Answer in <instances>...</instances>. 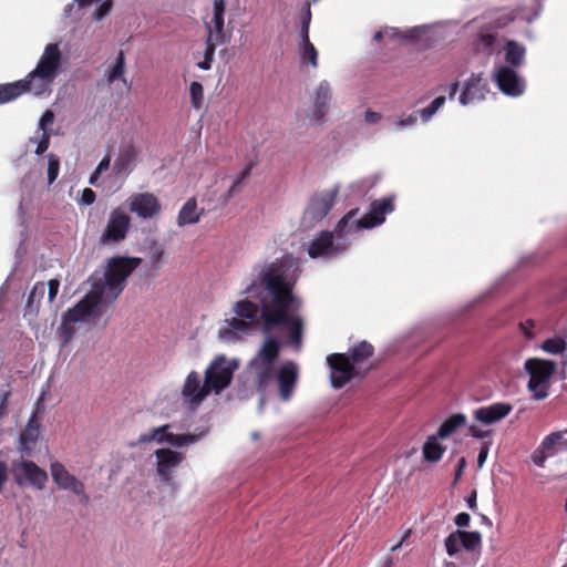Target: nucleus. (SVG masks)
<instances>
[{"instance_id": "4", "label": "nucleus", "mask_w": 567, "mask_h": 567, "mask_svg": "<svg viewBox=\"0 0 567 567\" xmlns=\"http://www.w3.org/2000/svg\"><path fill=\"white\" fill-rule=\"evenodd\" d=\"M394 210V197H385L373 200L369 212L360 219H354L359 213V208L351 209L347 213L336 226L334 233L338 236L347 235L351 231H360L362 229H371L380 226L385 220V215Z\"/></svg>"}, {"instance_id": "32", "label": "nucleus", "mask_w": 567, "mask_h": 567, "mask_svg": "<svg viewBox=\"0 0 567 567\" xmlns=\"http://www.w3.org/2000/svg\"><path fill=\"white\" fill-rule=\"evenodd\" d=\"M205 27L208 31L207 39H206V49L204 52V60L200 61L197 66L202 70H209L212 68V63L214 61L215 50L220 42L213 41V31L212 27L208 23H205Z\"/></svg>"}, {"instance_id": "51", "label": "nucleus", "mask_w": 567, "mask_h": 567, "mask_svg": "<svg viewBox=\"0 0 567 567\" xmlns=\"http://www.w3.org/2000/svg\"><path fill=\"white\" fill-rule=\"evenodd\" d=\"M59 287H60V281L58 279H51L49 280L48 282V298H49V301L52 302L56 295H58V291H59Z\"/></svg>"}, {"instance_id": "7", "label": "nucleus", "mask_w": 567, "mask_h": 567, "mask_svg": "<svg viewBox=\"0 0 567 567\" xmlns=\"http://www.w3.org/2000/svg\"><path fill=\"white\" fill-rule=\"evenodd\" d=\"M236 364H231L225 357L216 358L205 371V382L210 391L219 394L233 380Z\"/></svg>"}, {"instance_id": "57", "label": "nucleus", "mask_w": 567, "mask_h": 567, "mask_svg": "<svg viewBox=\"0 0 567 567\" xmlns=\"http://www.w3.org/2000/svg\"><path fill=\"white\" fill-rule=\"evenodd\" d=\"M466 460L465 457H461L457 462V468L455 471V476H454V482L453 484H457V482L460 481V478L462 477V474H463V471L464 468L466 467Z\"/></svg>"}, {"instance_id": "50", "label": "nucleus", "mask_w": 567, "mask_h": 567, "mask_svg": "<svg viewBox=\"0 0 567 567\" xmlns=\"http://www.w3.org/2000/svg\"><path fill=\"white\" fill-rule=\"evenodd\" d=\"M96 195L91 188H84L80 198V203L90 206L95 202Z\"/></svg>"}, {"instance_id": "11", "label": "nucleus", "mask_w": 567, "mask_h": 567, "mask_svg": "<svg viewBox=\"0 0 567 567\" xmlns=\"http://www.w3.org/2000/svg\"><path fill=\"white\" fill-rule=\"evenodd\" d=\"M563 431H555L546 435L539 446L533 452L532 461L538 467H544L546 460L567 449V439Z\"/></svg>"}, {"instance_id": "37", "label": "nucleus", "mask_w": 567, "mask_h": 567, "mask_svg": "<svg viewBox=\"0 0 567 567\" xmlns=\"http://www.w3.org/2000/svg\"><path fill=\"white\" fill-rule=\"evenodd\" d=\"M150 249V265L151 268L157 271L165 262V251L162 245L153 240L148 247Z\"/></svg>"}, {"instance_id": "25", "label": "nucleus", "mask_w": 567, "mask_h": 567, "mask_svg": "<svg viewBox=\"0 0 567 567\" xmlns=\"http://www.w3.org/2000/svg\"><path fill=\"white\" fill-rule=\"evenodd\" d=\"M225 10H226V1L225 0H214L213 19H212V22H207L212 27L213 41H217L220 43L225 42V34H224Z\"/></svg>"}, {"instance_id": "31", "label": "nucleus", "mask_w": 567, "mask_h": 567, "mask_svg": "<svg viewBox=\"0 0 567 567\" xmlns=\"http://www.w3.org/2000/svg\"><path fill=\"white\" fill-rule=\"evenodd\" d=\"M374 349L372 344L367 341H361L350 350V361L357 367L363 363L367 359L373 355Z\"/></svg>"}, {"instance_id": "22", "label": "nucleus", "mask_w": 567, "mask_h": 567, "mask_svg": "<svg viewBox=\"0 0 567 567\" xmlns=\"http://www.w3.org/2000/svg\"><path fill=\"white\" fill-rule=\"evenodd\" d=\"M513 410L512 404L505 402L493 403L474 411L476 421L484 425H491L506 417Z\"/></svg>"}, {"instance_id": "33", "label": "nucleus", "mask_w": 567, "mask_h": 567, "mask_svg": "<svg viewBox=\"0 0 567 567\" xmlns=\"http://www.w3.org/2000/svg\"><path fill=\"white\" fill-rule=\"evenodd\" d=\"M169 424H164L158 427L152 429L148 433H143L138 436L137 444H147L155 441L158 444L167 443V434H169Z\"/></svg>"}, {"instance_id": "61", "label": "nucleus", "mask_w": 567, "mask_h": 567, "mask_svg": "<svg viewBox=\"0 0 567 567\" xmlns=\"http://www.w3.org/2000/svg\"><path fill=\"white\" fill-rule=\"evenodd\" d=\"M309 27L310 25L301 24V29H300L301 42L300 43H306V41H310L309 40Z\"/></svg>"}, {"instance_id": "39", "label": "nucleus", "mask_w": 567, "mask_h": 567, "mask_svg": "<svg viewBox=\"0 0 567 567\" xmlns=\"http://www.w3.org/2000/svg\"><path fill=\"white\" fill-rule=\"evenodd\" d=\"M299 54L302 62L308 61L313 68L318 66V52L310 41L299 44Z\"/></svg>"}, {"instance_id": "41", "label": "nucleus", "mask_w": 567, "mask_h": 567, "mask_svg": "<svg viewBox=\"0 0 567 567\" xmlns=\"http://www.w3.org/2000/svg\"><path fill=\"white\" fill-rule=\"evenodd\" d=\"M567 348L566 341L561 337H555L544 341L542 349L551 354H560Z\"/></svg>"}, {"instance_id": "49", "label": "nucleus", "mask_w": 567, "mask_h": 567, "mask_svg": "<svg viewBox=\"0 0 567 567\" xmlns=\"http://www.w3.org/2000/svg\"><path fill=\"white\" fill-rule=\"evenodd\" d=\"M492 431L489 430H483L481 426L476 424H472L468 427V435L475 439H485L486 436L491 435Z\"/></svg>"}, {"instance_id": "52", "label": "nucleus", "mask_w": 567, "mask_h": 567, "mask_svg": "<svg viewBox=\"0 0 567 567\" xmlns=\"http://www.w3.org/2000/svg\"><path fill=\"white\" fill-rule=\"evenodd\" d=\"M535 326H536L535 321L532 319H527L520 323V329L526 338H528V339L534 338L533 329L535 328Z\"/></svg>"}, {"instance_id": "2", "label": "nucleus", "mask_w": 567, "mask_h": 567, "mask_svg": "<svg viewBox=\"0 0 567 567\" xmlns=\"http://www.w3.org/2000/svg\"><path fill=\"white\" fill-rule=\"evenodd\" d=\"M138 257L115 256L107 260L102 277H91V290L63 316L58 334L63 344L73 338L76 323L101 317L103 308L114 302L126 286L127 278L141 265Z\"/></svg>"}, {"instance_id": "21", "label": "nucleus", "mask_w": 567, "mask_h": 567, "mask_svg": "<svg viewBox=\"0 0 567 567\" xmlns=\"http://www.w3.org/2000/svg\"><path fill=\"white\" fill-rule=\"evenodd\" d=\"M138 151L133 144L121 146L117 157L113 164V173L117 177H127L135 167Z\"/></svg>"}, {"instance_id": "35", "label": "nucleus", "mask_w": 567, "mask_h": 567, "mask_svg": "<svg viewBox=\"0 0 567 567\" xmlns=\"http://www.w3.org/2000/svg\"><path fill=\"white\" fill-rule=\"evenodd\" d=\"M205 436V432L195 434H167V444L176 447L187 446L200 441Z\"/></svg>"}, {"instance_id": "62", "label": "nucleus", "mask_w": 567, "mask_h": 567, "mask_svg": "<svg viewBox=\"0 0 567 567\" xmlns=\"http://www.w3.org/2000/svg\"><path fill=\"white\" fill-rule=\"evenodd\" d=\"M466 502L471 509H475V507H476V492L475 491L467 497Z\"/></svg>"}, {"instance_id": "34", "label": "nucleus", "mask_w": 567, "mask_h": 567, "mask_svg": "<svg viewBox=\"0 0 567 567\" xmlns=\"http://www.w3.org/2000/svg\"><path fill=\"white\" fill-rule=\"evenodd\" d=\"M457 537L461 538L462 548L466 551H474L482 546V535L480 532H464L457 529Z\"/></svg>"}, {"instance_id": "10", "label": "nucleus", "mask_w": 567, "mask_h": 567, "mask_svg": "<svg viewBox=\"0 0 567 567\" xmlns=\"http://www.w3.org/2000/svg\"><path fill=\"white\" fill-rule=\"evenodd\" d=\"M327 363L331 370L330 382L334 389H341L357 375L355 367L344 353L329 354Z\"/></svg>"}, {"instance_id": "27", "label": "nucleus", "mask_w": 567, "mask_h": 567, "mask_svg": "<svg viewBox=\"0 0 567 567\" xmlns=\"http://www.w3.org/2000/svg\"><path fill=\"white\" fill-rule=\"evenodd\" d=\"M227 326L219 329L218 337L225 341H235L238 339V333H247L252 324L243 318H231L227 320Z\"/></svg>"}, {"instance_id": "13", "label": "nucleus", "mask_w": 567, "mask_h": 567, "mask_svg": "<svg viewBox=\"0 0 567 567\" xmlns=\"http://www.w3.org/2000/svg\"><path fill=\"white\" fill-rule=\"evenodd\" d=\"M337 194V188L313 194L305 210L303 218L310 223L322 220L332 209Z\"/></svg>"}, {"instance_id": "14", "label": "nucleus", "mask_w": 567, "mask_h": 567, "mask_svg": "<svg viewBox=\"0 0 567 567\" xmlns=\"http://www.w3.org/2000/svg\"><path fill=\"white\" fill-rule=\"evenodd\" d=\"M494 81L498 89L508 96H519L525 91V81L518 74L516 69L507 65H501L494 73Z\"/></svg>"}, {"instance_id": "54", "label": "nucleus", "mask_w": 567, "mask_h": 567, "mask_svg": "<svg viewBox=\"0 0 567 567\" xmlns=\"http://www.w3.org/2000/svg\"><path fill=\"white\" fill-rule=\"evenodd\" d=\"M311 21V9H310V2L307 1L302 8L301 12V24L310 25Z\"/></svg>"}, {"instance_id": "42", "label": "nucleus", "mask_w": 567, "mask_h": 567, "mask_svg": "<svg viewBox=\"0 0 567 567\" xmlns=\"http://www.w3.org/2000/svg\"><path fill=\"white\" fill-rule=\"evenodd\" d=\"M189 94L192 106L197 110L200 109L204 99L203 85L197 81L192 82L189 86Z\"/></svg>"}, {"instance_id": "59", "label": "nucleus", "mask_w": 567, "mask_h": 567, "mask_svg": "<svg viewBox=\"0 0 567 567\" xmlns=\"http://www.w3.org/2000/svg\"><path fill=\"white\" fill-rule=\"evenodd\" d=\"M110 165H111V156L106 155L100 161V163L97 164L95 169L97 171V173H104L110 168Z\"/></svg>"}, {"instance_id": "15", "label": "nucleus", "mask_w": 567, "mask_h": 567, "mask_svg": "<svg viewBox=\"0 0 567 567\" xmlns=\"http://www.w3.org/2000/svg\"><path fill=\"white\" fill-rule=\"evenodd\" d=\"M51 475L53 482L59 486V488L71 491L73 494L81 496V501L84 504L89 503V496L85 494L84 484L72 475L62 463L54 462L51 464Z\"/></svg>"}, {"instance_id": "36", "label": "nucleus", "mask_w": 567, "mask_h": 567, "mask_svg": "<svg viewBox=\"0 0 567 567\" xmlns=\"http://www.w3.org/2000/svg\"><path fill=\"white\" fill-rule=\"evenodd\" d=\"M255 164L254 163H248L246 165V167L244 168V171L234 179L231 186L228 188V190L226 192V194L224 195V199L226 202H228L230 198H233L235 195H237L238 193H240L241 190V183L245 178H247L250 173H251V169L254 168Z\"/></svg>"}, {"instance_id": "60", "label": "nucleus", "mask_w": 567, "mask_h": 567, "mask_svg": "<svg viewBox=\"0 0 567 567\" xmlns=\"http://www.w3.org/2000/svg\"><path fill=\"white\" fill-rule=\"evenodd\" d=\"M415 122H416V116L414 114H411L406 118L398 121L396 125L400 127H405V126L413 125Z\"/></svg>"}, {"instance_id": "55", "label": "nucleus", "mask_w": 567, "mask_h": 567, "mask_svg": "<svg viewBox=\"0 0 567 567\" xmlns=\"http://www.w3.org/2000/svg\"><path fill=\"white\" fill-rule=\"evenodd\" d=\"M471 517L467 513H460L455 516L454 523L458 527H467L470 524Z\"/></svg>"}, {"instance_id": "9", "label": "nucleus", "mask_w": 567, "mask_h": 567, "mask_svg": "<svg viewBox=\"0 0 567 567\" xmlns=\"http://www.w3.org/2000/svg\"><path fill=\"white\" fill-rule=\"evenodd\" d=\"M209 394L210 391L205 381L202 383L199 373L189 372L182 388L183 402L187 409L195 411Z\"/></svg>"}, {"instance_id": "1", "label": "nucleus", "mask_w": 567, "mask_h": 567, "mask_svg": "<svg viewBox=\"0 0 567 567\" xmlns=\"http://www.w3.org/2000/svg\"><path fill=\"white\" fill-rule=\"evenodd\" d=\"M290 264L286 259H276L266 264L257 278L244 293L258 299L259 306L248 299L237 301L234 312L251 324L258 315L262 320V333L271 336L276 328L288 331L289 343L299 350L302 344L305 321L300 315L302 300L293 295L295 280L289 278Z\"/></svg>"}, {"instance_id": "56", "label": "nucleus", "mask_w": 567, "mask_h": 567, "mask_svg": "<svg viewBox=\"0 0 567 567\" xmlns=\"http://www.w3.org/2000/svg\"><path fill=\"white\" fill-rule=\"evenodd\" d=\"M488 451H489V447L486 443H484L482 446H481V450H480V453H478V456H477V465L480 468L483 467L486 458H487V455H488Z\"/></svg>"}, {"instance_id": "28", "label": "nucleus", "mask_w": 567, "mask_h": 567, "mask_svg": "<svg viewBox=\"0 0 567 567\" xmlns=\"http://www.w3.org/2000/svg\"><path fill=\"white\" fill-rule=\"evenodd\" d=\"M441 436L437 434L430 435L426 439L422 449L423 458L426 462L437 463L442 458L446 449L439 442Z\"/></svg>"}, {"instance_id": "18", "label": "nucleus", "mask_w": 567, "mask_h": 567, "mask_svg": "<svg viewBox=\"0 0 567 567\" xmlns=\"http://www.w3.org/2000/svg\"><path fill=\"white\" fill-rule=\"evenodd\" d=\"M299 370L293 361L284 363L276 375L279 395L282 401H289L298 382Z\"/></svg>"}, {"instance_id": "53", "label": "nucleus", "mask_w": 567, "mask_h": 567, "mask_svg": "<svg viewBox=\"0 0 567 567\" xmlns=\"http://www.w3.org/2000/svg\"><path fill=\"white\" fill-rule=\"evenodd\" d=\"M381 118H382V115L379 112L368 110L364 113V121L368 124H377L378 122L381 121Z\"/></svg>"}, {"instance_id": "24", "label": "nucleus", "mask_w": 567, "mask_h": 567, "mask_svg": "<svg viewBox=\"0 0 567 567\" xmlns=\"http://www.w3.org/2000/svg\"><path fill=\"white\" fill-rule=\"evenodd\" d=\"M486 85L482 84V75L473 73L465 82L464 90L460 95V103L467 105L474 101H481L484 99Z\"/></svg>"}, {"instance_id": "20", "label": "nucleus", "mask_w": 567, "mask_h": 567, "mask_svg": "<svg viewBox=\"0 0 567 567\" xmlns=\"http://www.w3.org/2000/svg\"><path fill=\"white\" fill-rule=\"evenodd\" d=\"M471 44L476 53L486 56L492 55L498 47L497 30L492 25L481 27L473 37Z\"/></svg>"}, {"instance_id": "12", "label": "nucleus", "mask_w": 567, "mask_h": 567, "mask_svg": "<svg viewBox=\"0 0 567 567\" xmlns=\"http://www.w3.org/2000/svg\"><path fill=\"white\" fill-rule=\"evenodd\" d=\"M128 209L142 219H152L162 212V204L153 193H136L127 199Z\"/></svg>"}, {"instance_id": "30", "label": "nucleus", "mask_w": 567, "mask_h": 567, "mask_svg": "<svg viewBox=\"0 0 567 567\" xmlns=\"http://www.w3.org/2000/svg\"><path fill=\"white\" fill-rule=\"evenodd\" d=\"M466 424V416L462 413H455L447 417L439 427L436 434L441 439H446Z\"/></svg>"}, {"instance_id": "19", "label": "nucleus", "mask_w": 567, "mask_h": 567, "mask_svg": "<svg viewBox=\"0 0 567 567\" xmlns=\"http://www.w3.org/2000/svg\"><path fill=\"white\" fill-rule=\"evenodd\" d=\"M344 247H339L333 243V233L321 231L313 238L308 247V254L311 258L324 257L331 258L343 251Z\"/></svg>"}, {"instance_id": "6", "label": "nucleus", "mask_w": 567, "mask_h": 567, "mask_svg": "<svg viewBox=\"0 0 567 567\" xmlns=\"http://www.w3.org/2000/svg\"><path fill=\"white\" fill-rule=\"evenodd\" d=\"M556 368V363L550 360L533 358L525 362V370L529 374L527 388L534 400L540 401L548 396Z\"/></svg>"}, {"instance_id": "47", "label": "nucleus", "mask_w": 567, "mask_h": 567, "mask_svg": "<svg viewBox=\"0 0 567 567\" xmlns=\"http://www.w3.org/2000/svg\"><path fill=\"white\" fill-rule=\"evenodd\" d=\"M55 115L53 111L47 110L40 117L38 127L42 133H50L48 128L51 124H53Z\"/></svg>"}, {"instance_id": "3", "label": "nucleus", "mask_w": 567, "mask_h": 567, "mask_svg": "<svg viewBox=\"0 0 567 567\" xmlns=\"http://www.w3.org/2000/svg\"><path fill=\"white\" fill-rule=\"evenodd\" d=\"M61 62L62 53L59 44H47L35 68L24 79L0 84V104L11 102L25 93L35 96L50 94L59 75Z\"/></svg>"}, {"instance_id": "16", "label": "nucleus", "mask_w": 567, "mask_h": 567, "mask_svg": "<svg viewBox=\"0 0 567 567\" xmlns=\"http://www.w3.org/2000/svg\"><path fill=\"white\" fill-rule=\"evenodd\" d=\"M16 483L20 486L29 483L42 489L48 481V474L32 461H21L14 466Z\"/></svg>"}, {"instance_id": "46", "label": "nucleus", "mask_w": 567, "mask_h": 567, "mask_svg": "<svg viewBox=\"0 0 567 567\" xmlns=\"http://www.w3.org/2000/svg\"><path fill=\"white\" fill-rule=\"evenodd\" d=\"M50 138H51V133H42V135L39 140L37 137L30 138L31 143H37V148H35L37 155H42L49 148Z\"/></svg>"}, {"instance_id": "45", "label": "nucleus", "mask_w": 567, "mask_h": 567, "mask_svg": "<svg viewBox=\"0 0 567 567\" xmlns=\"http://www.w3.org/2000/svg\"><path fill=\"white\" fill-rule=\"evenodd\" d=\"M60 171V159L55 154H49L48 155V182L49 184H52Z\"/></svg>"}, {"instance_id": "44", "label": "nucleus", "mask_w": 567, "mask_h": 567, "mask_svg": "<svg viewBox=\"0 0 567 567\" xmlns=\"http://www.w3.org/2000/svg\"><path fill=\"white\" fill-rule=\"evenodd\" d=\"M445 103V96H439L432 101V103L425 109L420 111V116L423 122H427L440 107Z\"/></svg>"}, {"instance_id": "23", "label": "nucleus", "mask_w": 567, "mask_h": 567, "mask_svg": "<svg viewBox=\"0 0 567 567\" xmlns=\"http://www.w3.org/2000/svg\"><path fill=\"white\" fill-rule=\"evenodd\" d=\"M331 100V89L327 81H321L316 90L313 97V110L309 120L313 123H321L328 113L329 102Z\"/></svg>"}, {"instance_id": "58", "label": "nucleus", "mask_w": 567, "mask_h": 567, "mask_svg": "<svg viewBox=\"0 0 567 567\" xmlns=\"http://www.w3.org/2000/svg\"><path fill=\"white\" fill-rule=\"evenodd\" d=\"M8 480V465L0 461V492L2 491L6 482Z\"/></svg>"}, {"instance_id": "17", "label": "nucleus", "mask_w": 567, "mask_h": 567, "mask_svg": "<svg viewBox=\"0 0 567 567\" xmlns=\"http://www.w3.org/2000/svg\"><path fill=\"white\" fill-rule=\"evenodd\" d=\"M154 455L156 457V473L165 483L172 480L173 472L185 460L184 453L171 449H158Z\"/></svg>"}, {"instance_id": "48", "label": "nucleus", "mask_w": 567, "mask_h": 567, "mask_svg": "<svg viewBox=\"0 0 567 567\" xmlns=\"http://www.w3.org/2000/svg\"><path fill=\"white\" fill-rule=\"evenodd\" d=\"M112 0H105L103 1L97 8L96 10L94 11V19L95 20H101L103 19L105 16H107L112 9Z\"/></svg>"}, {"instance_id": "40", "label": "nucleus", "mask_w": 567, "mask_h": 567, "mask_svg": "<svg viewBox=\"0 0 567 567\" xmlns=\"http://www.w3.org/2000/svg\"><path fill=\"white\" fill-rule=\"evenodd\" d=\"M124 72H125V56H124V52L120 51L114 65L109 71V74L106 76L107 82L113 83L115 80L123 78Z\"/></svg>"}, {"instance_id": "26", "label": "nucleus", "mask_w": 567, "mask_h": 567, "mask_svg": "<svg viewBox=\"0 0 567 567\" xmlns=\"http://www.w3.org/2000/svg\"><path fill=\"white\" fill-rule=\"evenodd\" d=\"M204 215V209H198L197 200L190 197L181 208L177 216V225L184 227L186 225L197 224Z\"/></svg>"}, {"instance_id": "63", "label": "nucleus", "mask_w": 567, "mask_h": 567, "mask_svg": "<svg viewBox=\"0 0 567 567\" xmlns=\"http://www.w3.org/2000/svg\"><path fill=\"white\" fill-rule=\"evenodd\" d=\"M101 174H102V173H97V171H96V169H94V172H93V173L91 174V176H90L89 183H90L91 185H96V183H97V181H99V178H100Z\"/></svg>"}, {"instance_id": "64", "label": "nucleus", "mask_w": 567, "mask_h": 567, "mask_svg": "<svg viewBox=\"0 0 567 567\" xmlns=\"http://www.w3.org/2000/svg\"><path fill=\"white\" fill-rule=\"evenodd\" d=\"M457 90H458V83L457 82L452 83L450 86V94H449L450 99H453L455 96Z\"/></svg>"}, {"instance_id": "43", "label": "nucleus", "mask_w": 567, "mask_h": 567, "mask_svg": "<svg viewBox=\"0 0 567 567\" xmlns=\"http://www.w3.org/2000/svg\"><path fill=\"white\" fill-rule=\"evenodd\" d=\"M446 553L450 557H454L462 549L461 538L457 537V530L452 532L444 540Z\"/></svg>"}, {"instance_id": "38", "label": "nucleus", "mask_w": 567, "mask_h": 567, "mask_svg": "<svg viewBox=\"0 0 567 567\" xmlns=\"http://www.w3.org/2000/svg\"><path fill=\"white\" fill-rule=\"evenodd\" d=\"M44 292H45L44 282H37L33 286L32 290L29 293L27 305H25L27 313H33L37 311L38 306H35L34 302H35V300L39 301L41 298H43Z\"/></svg>"}, {"instance_id": "8", "label": "nucleus", "mask_w": 567, "mask_h": 567, "mask_svg": "<svg viewBox=\"0 0 567 567\" xmlns=\"http://www.w3.org/2000/svg\"><path fill=\"white\" fill-rule=\"evenodd\" d=\"M131 227V217L121 208H114L110 215L105 228L100 236V244L111 245L124 240Z\"/></svg>"}, {"instance_id": "29", "label": "nucleus", "mask_w": 567, "mask_h": 567, "mask_svg": "<svg viewBox=\"0 0 567 567\" xmlns=\"http://www.w3.org/2000/svg\"><path fill=\"white\" fill-rule=\"evenodd\" d=\"M505 61L508 63L507 66L516 69L524 63L525 48L518 42L511 40L505 44Z\"/></svg>"}, {"instance_id": "5", "label": "nucleus", "mask_w": 567, "mask_h": 567, "mask_svg": "<svg viewBox=\"0 0 567 567\" xmlns=\"http://www.w3.org/2000/svg\"><path fill=\"white\" fill-rule=\"evenodd\" d=\"M280 342L272 336L266 337L256 355L248 363L258 391L265 393L274 380L275 362L280 354Z\"/></svg>"}]
</instances>
